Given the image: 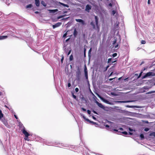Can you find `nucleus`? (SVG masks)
Segmentation results:
<instances>
[{"mask_svg": "<svg viewBox=\"0 0 155 155\" xmlns=\"http://www.w3.org/2000/svg\"><path fill=\"white\" fill-rule=\"evenodd\" d=\"M98 97L100 98L106 104H112L108 100H106V99H104L103 97H101L99 95H98Z\"/></svg>", "mask_w": 155, "mask_h": 155, "instance_id": "nucleus-1", "label": "nucleus"}, {"mask_svg": "<svg viewBox=\"0 0 155 155\" xmlns=\"http://www.w3.org/2000/svg\"><path fill=\"white\" fill-rule=\"evenodd\" d=\"M153 73L152 72H149L147 73L144 75L143 77V79H144L147 78V77L150 76H152Z\"/></svg>", "mask_w": 155, "mask_h": 155, "instance_id": "nucleus-2", "label": "nucleus"}, {"mask_svg": "<svg viewBox=\"0 0 155 155\" xmlns=\"http://www.w3.org/2000/svg\"><path fill=\"white\" fill-rule=\"evenodd\" d=\"M21 131L25 135V137H28L30 134H29L26 131L25 129H23V130H21Z\"/></svg>", "mask_w": 155, "mask_h": 155, "instance_id": "nucleus-3", "label": "nucleus"}, {"mask_svg": "<svg viewBox=\"0 0 155 155\" xmlns=\"http://www.w3.org/2000/svg\"><path fill=\"white\" fill-rule=\"evenodd\" d=\"M84 75L86 79H88L87 71L86 66L85 65L84 68Z\"/></svg>", "mask_w": 155, "mask_h": 155, "instance_id": "nucleus-4", "label": "nucleus"}, {"mask_svg": "<svg viewBox=\"0 0 155 155\" xmlns=\"http://www.w3.org/2000/svg\"><path fill=\"white\" fill-rule=\"evenodd\" d=\"M61 22H58L54 25H53L52 26L54 29L60 26L61 24Z\"/></svg>", "mask_w": 155, "mask_h": 155, "instance_id": "nucleus-5", "label": "nucleus"}, {"mask_svg": "<svg viewBox=\"0 0 155 155\" xmlns=\"http://www.w3.org/2000/svg\"><path fill=\"white\" fill-rule=\"evenodd\" d=\"M75 21L77 22H81L82 24V25H85V24L84 21L81 19H75Z\"/></svg>", "mask_w": 155, "mask_h": 155, "instance_id": "nucleus-6", "label": "nucleus"}, {"mask_svg": "<svg viewBox=\"0 0 155 155\" xmlns=\"http://www.w3.org/2000/svg\"><path fill=\"white\" fill-rule=\"evenodd\" d=\"M91 5H87L86 6L85 10L88 12H89L90 10H91Z\"/></svg>", "mask_w": 155, "mask_h": 155, "instance_id": "nucleus-7", "label": "nucleus"}, {"mask_svg": "<svg viewBox=\"0 0 155 155\" xmlns=\"http://www.w3.org/2000/svg\"><path fill=\"white\" fill-rule=\"evenodd\" d=\"M95 103L99 107L103 109L104 108V106L102 104L99 103V102H98L97 101H95Z\"/></svg>", "mask_w": 155, "mask_h": 155, "instance_id": "nucleus-8", "label": "nucleus"}, {"mask_svg": "<svg viewBox=\"0 0 155 155\" xmlns=\"http://www.w3.org/2000/svg\"><path fill=\"white\" fill-rule=\"evenodd\" d=\"M94 18L96 22V25L97 27L98 28V19L97 16H95Z\"/></svg>", "mask_w": 155, "mask_h": 155, "instance_id": "nucleus-9", "label": "nucleus"}, {"mask_svg": "<svg viewBox=\"0 0 155 155\" xmlns=\"http://www.w3.org/2000/svg\"><path fill=\"white\" fill-rule=\"evenodd\" d=\"M35 4L37 7H39L40 5V1L39 0H35Z\"/></svg>", "mask_w": 155, "mask_h": 155, "instance_id": "nucleus-10", "label": "nucleus"}, {"mask_svg": "<svg viewBox=\"0 0 155 155\" xmlns=\"http://www.w3.org/2000/svg\"><path fill=\"white\" fill-rule=\"evenodd\" d=\"M86 120H87V121L89 122V123H90L91 124H92L94 125H98V124L97 123L94 122L93 121H91L89 119H87Z\"/></svg>", "mask_w": 155, "mask_h": 155, "instance_id": "nucleus-11", "label": "nucleus"}, {"mask_svg": "<svg viewBox=\"0 0 155 155\" xmlns=\"http://www.w3.org/2000/svg\"><path fill=\"white\" fill-rule=\"evenodd\" d=\"M77 35H78V32L77 31L76 29L75 28L74 30V32H73V35L75 37H76L77 36Z\"/></svg>", "mask_w": 155, "mask_h": 155, "instance_id": "nucleus-12", "label": "nucleus"}, {"mask_svg": "<svg viewBox=\"0 0 155 155\" xmlns=\"http://www.w3.org/2000/svg\"><path fill=\"white\" fill-rule=\"evenodd\" d=\"M8 38V36H0V40L5 39Z\"/></svg>", "mask_w": 155, "mask_h": 155, "instance_id": "nucleus-13", "label": "nucleus"}, {"mask_svg": "<svg viewBox=\"0 0 155 155\" xmlns=\"http://www.w3.org/2000/svg\"><path fill=\"white\" fill-rule=\"evenodd\" d=\"M19 128H21V130H23V129H25V127L23 126V125L22 124H20L19 125Z\"/></svg>", "mask_w": 155, "mask_h": 155, "instance_id": "nucleus-14", "label": "nucleus"}, {"mask_svg": "<svg viewBox=\"0 0 155 155\" xmlns=\"http://www.w3.org/2000/svg\"><path fill=\"white\" fill-rule=\"evenodd\" d=\"M90 25L92 26L93 28L94 29H95L96 28L95 26V24H94V23L93 21H92L91 22Z\"/></svg>", "mask_w": 155, "mask_h": 155, "instance_id": "nucleus-15", "label": "nucleus"}, {"mask_svg": "<svg viewBox=\"0 0 155 155\" xmlns=\"http://www.w3.org/2000/svg\"><path fill=\"white\" fill-rule=\"evenodd\" d=\"M130 102V101H118L117 102L118 103H127V102Z\"/></svg>", "mask_w": 155, "mask_h": 155, "instance_id": "nucleus-16", "label": "nucleus"}, {"mask_svg": "<svg viewBox=\"0 0 155 155\" xmlns=\"http://www.w3.org/2000/svg\"><path fill=\"white\" fill-rule=\"evenodd\" d=\"M41 4L44 6H46V4L45 3V2L43 1H42L41 2Z\"/></svg>", "mask_w": 155, "mask_h": 155, "instance_id": "nucleus-17", "label": "nucleus"}, {"mask_svg": "<svg viewBox=\"0 0 155 155\" xmlns=\"http://www.w3.org/2000/svg\"><path fill=\"white\" fill-rule=\"evenodd\" d=\"M155 93V91H149L148 92H147L146 93V94H150L153 93Z\"/></svg>", "mask_w": 155, "mask_h": 155, "instance_id": "nucleus-18", "label": "nucleus"}, {"mask_svg": "<svg viewBox=\"0 0 155 155\" xmlns=\"http://www.w3.org/2000/svg\"><path fill=\"white\" fill-rule=\"evenodd\" d=\"M3 116V114H2V110H0V119H1Z\"/></svg>", "mask_w": 155, "mask_h": 155, "instance_id": "nucleus-19", "label": "nucleus"}, {"mask_svg": "<svg viewBox=\"0 0 155 155\" xmlns=\"http://www.w3.org/2000/svg\"><path fill=\"white\" fill-rule=\"evenodd\" d=\"M73 57L72 54H71L69 60L70 61L73 60Z\"/></svg>", "mask_w": 155, "mask_h": 155, "instance_id": "nucleus-20", "label": "nucleus"}, {"mask_svg": "<svg viewBox=\"0 0 155 155\" xmlns=\"http://www.w3.org/2000/svg\"><path fill=\"white\" fill-rule=\"evenodd\" d=\"M143 88L144 90H148L149 88L147 86H144L143 87Z\"/></svg>", "mask_w": 155, "mask_h": 155, "instance_id": "nucleus-21", "label": "nucleus"}, {"mask_svg": "<svg viewBox=\"0 0 155 155\" xmlns=\"http://www.w3.org/2000/svg\"><path fill=\"white\" fill-rule=\"evenodd\" d=\"M32 5L30 4L27 5H26V8H31L32 7Z\"/></svg>", "mask_w": 155, "mask_h": 155, "instance_id": "nucleus-22", "label": "nucleus"}, {"mask_svg": "<svg viewBox=\"0 0 155 155\" xmlns=\"http://www.w3.org/2000/svg\"><path fill=\"white\" fill-rule=\"evenodd\" d=\"M140 137L141 139H143L144 138V135L143 134H141L140 135Z\"/></svg>", "mask_w": 155, "mask_h": 155, "instance_id": "nucleus-23", "label": "nucleus"}, {"mask_svg": "<svg viewBox=\"0 0 155 155\" xmlns=\"http://www.w3.org/2000/svg\"><path fill=\"white\" fill-rule=\"evenodd\" d=\"M146 43V41L144 40H142L141 41V43L142 44H145Z\"/></svg>", "mask_w": 155, "mask_h": 155, "instance_id": "nucleus-24", "label": "nucleus"}, {"mask_svg": "<svg viewBox=\"0 0 155 155\" xmlns=\"http://www.w3.org/2000/svg\"><path fill=\"white\" fill-rule=\"evenodd\" d=\"M150 136H153L154 137H155V132H153L152 133H151L150 134Z\"/></svg>", "mask_w": 155, "mask_h": 155, "instance_id": "nucleus-25", "label": "nucleus"}, {"mask_svg": "<svg viewBox=\"0 0 155 155\" xmlns=\"http://www.w3.org/2000/svg\"><path fill=\"white\" fill-rule=\"evenodd\" d=\"M117 55V54L116 53H114L112 55V56L113 57H116Z\"/></svg>", "mask_w": 155, "mask_h": 155, "instance_id": "nucleus-26", "label": "nucleus"}, {"mask_svg": "<svg viewBox=\"0 0 155 155\" xmlns=\"http://www.w3.org/2000/svg\"><path fill=\"white\" fill-rule=\"evenodd\" d=\"M112 59L111 58H109L108 59V61H107V63H110Z\"/></svg>", "mask_w": 155, "mask_h": 155, "instance_id": "nucleus-27", "label": "nucleus"}, {"mask_svg": "<svg viewBox=\"0 0 155 155\" xmlns=\"http://www.w3.org/2000/svg\"><path fill=\"white\" fill-rule=\"evenodd\" d=\"M72 96L73 97L74 99H76V96L75 95H74V93H72Z\"/></svg>", "mask_w": 155, "mask_h": 155, "instance_id": "nucleus-28", "label": "nucleus"}, {"mask_svg": "<svg viewBox=\"0 0 155 155\" xmlns=\"http://www.w3.org/2000/svg\"><path fill=\"white\" fill-rule=\"evenodd\" d=\"M149 130V129L148 128H146L144 129V130L146 132L148 131Z\"/></svg>", "mask_w": 155, "mask_h": 155, "instance_id": "nucleus-29", "label": "nucleus"}, {"mask_svg": "<svg viewBox=\"0 0 155 155\" xmlns=\"http://www.w3.org/2000/svg\"><path fill=\"white\" fill-rule=\"evenodd\" d=\"M68 32V31H67L66 33H64V35H63V37L64 38L65 37L66 35H67V32Z\"/></svg>", "mask_w": 155, "mask_h": 155, "instance_id": "nucleus-30", "label": "nucleus"}, {"mask_svg": "<svg viewBox=\"0 0 155 155\" xmlns=\"http://www.w3.org/2000/svg\"><path fill=\"white\" fill-rule=\"evenodd\" d=\"M122 133L125 134V135H127L128 134V133L126 131H124L122 132Z\"/></svg>", "mask_w": 155, "mask_h": 155, "instance_id": "nucleus-31", "label": "nucleus"}, {"mask_svg": "<svg viewBox=\"0 0 155 155\" xmlns=\"http://www.w3.org/2000/svg\"><path fill=\"white\" fill-rule=\"evenodd\" d=\"M111 94L112 95H114V96H117V95L115 93H114V92H111Z\"/></svg>", "mask_w": 155, "mask_h": 155, "instance_id": "nucleus-32", "label": "nucleus"}, {"mask_svg": "<svg viewBox=\"0 0 155 155\" xmlns=\"http://www.w3.org/2000/svg\"><path fill=\"white\" fill-rule=\"evenodd\" d=\"M116 13V11L114 10H113L112 11V14L113 15H114Z\"/></svg>", "mask_w": 155, "mask_h": 155, "instance_id": "nucleus-33", "label": "nucleus"}, {"mask_svg": "<svg viewBox=\"0 0 155 155\" xmlns=\"http://www.w3.org/2000/svg\"><path fill=\"white\" fill-rule=\"evenodd\" d=\"M75 91L76 92H78L79 91V89L78 88L76 87L75 88Z\"/></svg>", "mask_w": 155, "mask_h": 155, "instance_id": "nucleus-34", "label": "nucleus"}, {"mask_svg": "<svg viewBox=\"0 0 155 155\" xmlns=\"http://www.w3.org/2000/svg\"><path fill=\"white\" fill-rule=\"evenodd\" d=\"M63 6H64V7H69V6H68V5L67 4H63Z\"/></svg>", "mask_w": 155, "mask_h": 155, "instance_id": "nucleus-35", "label": "nucleus"}, {"mask_svg": "<svg viewBox=\"0 0 155 155\" xmlns=\"http://www.w3.org/2000/svg\"><path fill=\"white\" fill-rule=\"evenodd\" d=\"M58 10L57 9H56V10H51V12H56V11H57Z\"/></svg>", "mask_w": 155, "mask_h": 155, "instance_id": "nucleus-36", "label": "nucleus"}, {"mask_svg": "<svg viewBox=\"0 0 155 155\" xmlns=\"http://www.w3.org/2000/svg\"><path fill=\"white\" fill-rule=\"evenodd\" d=\"M86 49L84 48V56H85L86 55Z\"/></svg>", "mask_w": 155, "mask_h": 155, "instance_id": "nucleus-37", "label": "nucleus"}, {"mask_svg": "<svg viewBox=\"0 0 155 155\" xmlns=\"http://www.w3.org/2000/svg\"><path fill=\"white\" fill-rule=\"evenodd\" d=\"M24 139H25V140H28V141H29V140L28 139V137H25Z\"/></svg>", "mask_w": 155, "mask_h": 155, "instance_id": "nucleus-38", "label": "nucleus"}, {"mask_svg": "<svg viewBox=\"0 0 155 155\" xmlns=\"http://www.w3.org/2000/svg\"><path fill=\"white\" fill-rule=\"evenodd\" d=\"M87 112L89 114H91V111L88 110H87Z\"/></svg>", "mask_w": 155, "mask_h": 155, "instance_id": "nucleus-39", "label": "nucleus"}, {"mask_svg": "<svg viewBox=\"0 0 155 155\" xmlns=\"http://www.w3.org/2000/svg\"><path fill=\"white\" fill-rule=\"evenodd\" d=\"M83 117L86 121H87V119H88L87 118H86L85 117L84 115L83 116Z\"/></svg>", "mask_w": 155, "mask_h": 155, "instance_id": "nucleus-40", "label": "nucleus"}, {"mask_svg": "<svg viewBox=\"0 0 155 155\" xmlns=\"http://www.w3.org/2000/svg\"><path fill=\"white\" fill-rule=\"evenodd\" d=\"M71 86V84L70 83H68V87H70Z\"/></svg>", "mask_w": 155, "mask_h": 155, "instance_id": "nucleus-41", "label": "nucleus"}, {"mask_svg": "<svg viewBox=\"0 0 155 155\" xmlns=\"http://www.w3.org/2000/svg\"><path fill=\"white\" fill-rule=\"evenodd\" d=\"M91 48L90 50H89V51H88V54H90L91 53Z\"/></svg>", "mask_w": 155, "mask_h": 155, "instance_id": "nucleus-42", "label": "nucleus"}, {"mask_svg": "<svg viewBox=\"0 0 155 155\" xmlns=\"http://www.w3.org/2000/svg\"><path fill=\"white\" fill-rule=\"evenodd\" d=\"M81 109H82L83 111H86V109H85V108H83V107H82V108H81Z\"/></svg>", "mask_w": 155, "mask_h": 155, "instance_id": "nucleus-43", "label": "nucleus"}, {"mask_svg": "<svg viewBox=\"0 0 155 155\" xmlns=\"http://www.w3.org/2000/svg\"><path fill=\"white\" fill-rule=\"evenodd\" d=\"M71 50H69V51L68 53H67L68 55L71 53Z\"/></svg>", "mask_w": 155, "mask_h": 155, "instance_id": "nucleus-44", "label": "nucleus"}, {"mask_svg": "<svg viewBox=\"0 0 155 155\" xmlns=\"http://www.w3.org/2000/svg\"><path fill=\"white\" fill-rule=\"evenodd\" d=\"M117 40H115V41H114L113 43V45H114L116 43Z\"/></svg>", "mask_w": 155, "mask_h": 155, "instance_id": "nucleus-45", "label": "nucleus"}, {"mask_svg": "<svg viewBox=\"0 0 155 155\" xmlns=\"http://www.w3.org/2000/svg\"><path fill=\"white\" fill-rule=\"evenodd\" d=\"M105 126H106V127H107V128H109L110 126L109 125H106Z\"/></svg>", "mask_w": 155, "mask_h": 155, "instance_id": "nucleus-46", "label": "nucleus"}, {"mask_svg": "<svg viewBox=\"0 0 155 155\" xmlns=\"http://www.w3.org/2000/svg\"><path fill=\"white\" fill-rule=\"evenodd\" d=\"M119 130H123V128H119V129H118Z\"/></svg>", "mask_w": 155, "mask_h": 155, "instance_id": "nucleus-47", "label": "nucleus"}, {"mask_svg": "<svg viewBox=\"0 0 155 155\" xmlns=\"http://www.w3.org/2000/svg\"><path fill=\"white\" fill-rule=\"evenodd\" d=\"M129 130L130 131H133V130L132 129H131V128H129Z\"/></svg>", "mask_w": 155, "mask_h": 155, "instance_id": "nucleus-48", "label": "nucleus"}, {"mask_svg": "<svg viewBox=\"0 0 155 155\" xmlns=\"http://www.w3.org/2000/svg\"><path fill=\"white\" fill-rule=\"evenodd\" d=\"M127 107H130V108L133 107V106H129V105L127 106Z\"/></svg>", "mask_w": 155, "mask_h": 155, "instance_id": "nucleus-49", "label": "nucleus"}, {"mask_svg": "<svg viewBox=\"0 0 155 155\" xmlns=\"http://www.w3.org/2000/svg\"><path fill=\"white\" fill-rule=\"evenodd\" d=\"M70 38H69L67 39H66L65 41L66 42H67L68 41L70 40Z\"/></svg>", "mask_w": 155, "mask_h": 155, "instance_id": "nucleus-50", "label": "nucleus"}, {"mask_svg": "<svg viewBox=\"0 0 155 155\" xmlns=\"http://www.w3.org/2000/svg\"><path fill=\"white\" fill-rule=\"evenodd\" d=\"M59 3L60 4V5H61L62 6L63 5V4H64V3L60 2H59Z\"/></svg>", "mask_w": 155, "mask_h": 155, "instance_id": "nucleus-51", "label": "nucleus"}, {"mask_svg": "<svg viewBox=\"0 0 155 155\" xmlns=\"http://www.w3.org/2000/svg\"><path fill=\"white\" fill-rule=\"evenodd\" d=\"M59 3L60 4V5H61L62 6L63 5V4H64V3L60 2H59Z\"/></svg>", "mask_w": 155, "mask_h": 155, "instance_id": "nucleus-52", "label": "nucleus"}, {"mask_svg": "<svg viewBox=\"0 0 155 155\" xmlns=\"http://www.w3.org/2000/svg\"><path fill=\"white\" fill-rule=\"evenodd\" d=\"M118 46V44H117L116 45L115 47V48H117Z\"/></svg>", "mask_w": 155, "mask_h": 155, "instance_id": "nucleus-53", "label": "nucleus"}, {"mask_svg": "<svg viewBox=\"0 0 155 155\" xmlns=\"http://www.w3.org/2000/svg\"><path fill=\"white\" fill-rule=\"evenodd\" d=\"M150 0H148V4H150Z\"/></svg>", "mask_w": 155, "mask_h": 155, "instance_id": "nucleus-54", "label": "nucleus"}, {"mask_svg": "<svg viewBox=\"0 0 155 155\" xmlns=\"http://www.w3.org/2000/svg\"><path fill=\"white\" fill-rule=\"evenodd\" d=\"M109 5L110 7L112 6V4L111 3H110L109 4Z\"/></svg>", "mask_w": 155, "mask_h": 155, "instance_id": "nucleus-55", "label": "nucleus"}, {"mask_svg": "<svg viewBox=\"0 0 155 155\" xmlns=\"http://www.w3.org/2000/svg\"><path fill=\"white\" fill-rule=\"evenodd\" d=\"M114 79V78H110L109 79V80L110 81H111L112 80Z\"/></svg>", "mask_w": 155, "mask_h": 155, "instance_id": "nucleus-56", "label": "nucleus"}, {"mask_svg": "<svg viewBox=\"0 0 155 155\" xmlns=\"http://www.w3.org/2000/svg\"><path fill=\"white\" fill-rule=\"evenodd\" d=\"M63 60H64V58L62 57V58L61 59V61L62 62V61Z\"/></svg>", "mask_w": 155, "mask_h": 155, "instance_id": "nucleus-57", "label": "nucleus"}, {"mask_svg": "<svg viewBox=\"0 0 155 155\" xmlns=\"http://www.w3.org/2000/svg\"><path fill=\"white\" fill-rule=\"evenodd\" d=\"M14 116L15 117L16 119H18V117H17V116L15 115H14Z\"/></svg>", "mask_w": 155, "mask_h": 155, "instance_id": "nucleus-58", "label": "nucleus"}, {"mask_svg": "<svg viewBox=\"0 0 155 155\" xmlns=\"http://www.w3.org/2000/svg\"><path fill=\"white\" fill-rule=\"evenodd\" d=\"M93 117V118L94 119V120H96V117H94V116H93V117Z\"/></svg>", "mask_w": 155, "mask_h": 155, "instance_id": "nucleus-59", "label": "nucleus"}, {"mask_svg": "<svg viewBox=\"0 0 155 155\" xmlns=\"http://www.w3.org/2000/svg\"><path fill=\"white\" fill-rule=\"evenodd\" d=\"M129 134L130 135H132L133 134V133H131V132H129Z\"/></svg>", "mask_w": 155, "mask_h": 155, "instance_id": "nucleus-60", "label": "nucleus"}, {"mask_svg": "<svg viewBox=\"0 0 155 155\" xmlns=\"http://www.w3.org/2000/svg\"><path fill=\"white\" fill-rule=\"evenodd\" d=\"M109 66H107L106 68V69H105V71H106L107 69V68L109 67Z\"/></svg>", "mask_w": 155, "mask_h": 155, "instance_id": "nucleus-61", "label": "nucleus"}, {"mask_svg": "<svg viewBox=\"0 0 155 155\" xmlns=\"http://www.w3.org/2000/svg\"><path fill=\"white\" fill-rule=\"evenodd\" d=\"M35 14H38V13H39V12H38V11H36V12H35Z\"/></svg>", "mask_w": 155, "mask_h": 155, "instance_id": "nucleus-62", "label": "nucleus"}, {"mask_svg": "<svg viewBox=\"0 0 155 155\" xmlns=\"http://www.w3.org/2000/svg\"><path fill=\"white\" fill-rule=\"evenodd\" d=\"M114 130L117 132L118 131V130H117V129H114Z\"/></svg>", "mask_w": 155, "mask_h": 155, "instance_id": "nucleus-63", "label": "nucleus"}, {"mask_svg": "<svg viewBox=\"0 0 155 155\" xmlns=\"http://www.w3.org/2000/svg\"><path fill=\"white\" fill-rule=\"evenodd\" d=\"M144 63V62H142V63L140 64V65H141L142 64Z\"/></svg>", "mask_w": 155, "mask_h": 155, "instance_id": "nucleus-64", "label": "nucleus"}]
</instances>
